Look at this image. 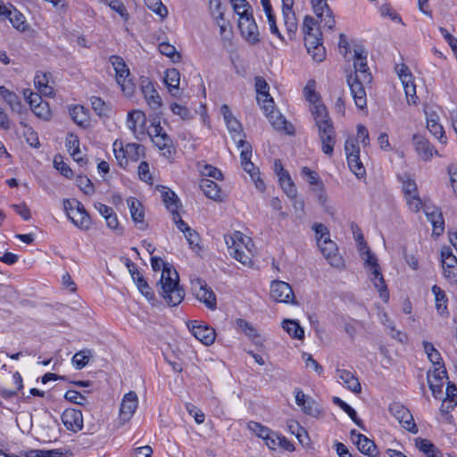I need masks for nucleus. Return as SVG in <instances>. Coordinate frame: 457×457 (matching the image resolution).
<instances>
[{
    "instance_id": "obj_1",
    "label": "nucleus",
    "mask_w": 457,
    "mask_h": 457,
    "mask_svg": "<svg viewBox=\"0 0 457 457\" xmlns=\"http://www.w3.org/2000/svg\"><path fill=\"white\" fill-rule=\"evenodd\" d=\"M162 265V271L157 287L165 302L170 306H177L185 297L184 289L179 284V274L168 262H163L160 257H151V266L154 271H159Z\"/></svg>"
},
{
    "instance_id": "obj_2",
    "label": "nucleus",
    "mask_w": 457,
    "mask_h": 457,
    "mask_svg": "<svg viewBox=\"0 0 457 457\" xmlns=\"http://www.w3.org/2000/svg\"><path fill=\"white\" fill-rule=\"evenodd\" d=\"M303 31L304 34V45L307 53L312 57L324 56L325 47L322 44L320 30L316 28V21L312 16H305L303 23Z\"/></svg>"
},
{
    "instance_id": "obj_3",
    "label": "nucleus",
    "mask_w": 457,
    "mask_h": 457,
    "mask_svg": "<svg viewBox=\"0 0 457 457\" xmlns=\"http://www.w3.org/2000/svg\"><path fill=\"white\" fill-rule=\"evenodd\" d=\"M402 183V190L404 194L407 204L413 212H418L422 207V202L419 195L415 179L409 173H403L397 176Z\"/></svg>"
},
{
    "instance_id": "obj_4",
    "label": "nucleus",
    "mask_w": 457,
    "mask_h": 457,
    "mask_svg": "<svg viewBox=\"0 0 457 457\" xmlns=\"http://www.w3.org/2000/svg\"><path fill=\"white\" fill-rule=\"evenodd\" d=\"M366 259L365 262L368 266L370 267L371 281L374 284V287L378 289L379 293V296L382 298L384 302H387L389 299V292L387 290L384 277L380 271V267L378 263L377 257L371 253L370 249L365 252Z\"/></svg>"
},
{
    "instance_id": "obj_5",
    "label": "nucleus",
    "mask_w": 457,
    "mask_h": 457,
    "mask_svg": "<svg viewBox=\"0 0 457 457\" xmlns=\"http://www.w3.org/2000/svg\"><path fill=\"white\" fill-rule=\"evenodd\" d=\"M115 71V79L120 86L121 90L127 96H131L134 92V83L130 78V71L128 65L124 62V59H115L112 62Z\"/></svg>"
},
{
    "instance_id": "obj_6",
    "label": "nucleus",
    "mask_w": 457,
    "mask_h": 457,
    "mask_svg": "<svg viewBox=\"0 0 457 457\" xmlns=\"http://www.w3.org/2000/svg\"><path fill=\"white\" fill-rule=\"evenodd\" d=\"M191 290L196 299L204 303L207 308L211 310L216 308V295L204 280L196 278L192 281Z\"/></svg>"
},
{
    "instance_id": "obj_7",
    "label": "nucleus",
    "mask_w": 457,
    "mask_h": 457,
    "mask_svg": "<svg viewBox=\"0 0 457 457\" xmlns=\"http://www.w3.org/2000/svg\"><path fill=\"white\" fill-rule=\"evenodd\" d=\"M242 238L243 234L239 231H236L232 236H224L225 243L228 245L229 255H231L242 264L248 265L251 263L252 260L250 256L246 254L242 249Z\"/></svg>"
},
{
    "instance_id": "obj_8",
    "label": "nucleus",
    "mask_w": 457,
    "mask_h": 457,
    "mask_svg": "<svg viewBox=\"0 0 457 457\" xmlns=\"http://www.w3.org/2000/svg\"><path fill=\"white\" fill-rule=\"evenodd\" d=\"M388 410L403 428L413 434L418 433V428L413 420L412 414L405 406L400 403L395 402L389 405Z\"/></svg>"
},
{
    "instance_id": "obj_9",
    "label": "nucleus",
    "mask_w": 457,
    "mask_h": 457,
    "mask_svg": "<svg viewBox=\"0 0 457 457\" xmlns=\"http://www.w3.org/2000/svg\"><path fill=\"white\" fill-rule=\"evenodd\" d=\"M238 29L247 43L254 45L260 42V32L253 14L238 18Z\"/></svg>"
},
{
    "instance_id": "obj_10",
    "label": "nucleus",
    "mask_w": 457,
    "mask_h": 457,
    "mask_svg": "<svg viewBox=\"0 0 457 457\" xmlns=\"http://www.w3.org/2000/svg\"><path fill=\"white\" fill-rule=\"evenodd\" d=\"M153 142L159 148L164 157L167 159H173L176 154V149L173 145L172 139L163 130L160 124L154 127Z\"/></svg>"
},
{
    "instance_id": "obj_11",
    "label": "nucleus",
    "mask_w": 457,
    "mask_h": 457,
    "mask_svg": "<svg viewBox=\"0 0 457 457\" xmlns=\"http://www.w3.org/2000/svg\"><path fill=\"white\" fill-rule=\"evenodd\" d=\"M441 258L445 278L451 283H457V258L450 246L442 247Z\"/></svg>"
},
{
    "instance_id": "obj_12",
    "label": "nucleus",
    "mask_w": 457,
    "mask_h": 457,
    "mask_svg": "<svg viewBox=\"0 0 457 457\" xmlns=\"http://www.w3.org/2000/svg\"><path fill=\"white\" fill-rule=\"evenodd\" d=\"M346 82L356 107L361 111L367 110V94L364 86L371 82H363L357 78H346Z\"/></svg>"
},
{
    "instance_id": "obj_13",
    "label": "nucleus",
    "mask_w": 457,
    "mask_h": 457,
    "mask_svg": "<svg viewBox=\"0 0 457 457\" xmlns=\"http://www.w3.org/2000/svg\"><path fill=\"white\" fill-rule=\"evenodd\" d=\"M270 297L279 303H293L295 295L291 286L284 281L274 280L270 285Z\"/></svg>"
},
{
    "instance_id": "obj_14",
    "label": "nucleus",
    "mask_w": 457,
    "mask_h": 457,
    "mask_svg": "<svg viewBox=\"0 0 457 457\" xmlns=\"http://www.w3.org/2000/svg\"><path fill=\"white\" fill-rule=\"evenodd\" d=\"M317 245L331 266L338 268L343 265V260L338 254V248L330 237L324 240L318 239Z\"/></svg>"
},
{
    "instance_id": "obj_15",
    "label": "nucleus",
    "mask_w": 457,
    "mask_h": 457,
    "mask_svg": "<svg viewBox=\"0 0 457 457\" xmlns=\"http://www.w3.org/2000/svg\"><path fill=\"white\" fill-rule=\"evenodd\" d=\"M311 2L313 12L320 19V23L323 24V27L333 29L336 25V21L327 4V0H311Z\"/></svg>"
},
{
    "instance_id": "obj_16",
    "label": "nucleus",
    "mask_w": 457,
    "mask_h": 457,
    "mask_svg": "<svg viewBox=\"0 0 457 457\" xmlns=\"http://www.w3.org/2000/svg\"><path fill=\"white\" fill-rule=\"evenodd\" d=\"M187 327L193 336L205 345L213 344L216 337L215 330L204 324H199L196 320L187 323Z\"/></svg>"
},
{
    "instance_id": "obj_17",
    "label": "nucleus",
    "mask_w": 457,
    "mask_h": 457,
    "mask_svg": "<svg viewBox=\"0 0 457 457\" xmlns=\"http://www.w3.org/2000/svg\"><path fill=\"white\" fill-rule=\"evenodd\" d=\"M220 112L224 118L227 128L231 135L232 139L237 142L238 138L245 139V135L243 133L242 125L237 119L233 115L228 104H222Z\"/></svg>"
},
{
    "instance_id": "obj_18",
    "label": "nucleus",
    "mask_w": 457,
    "mask_h": 457,
    "mask_svg": "<svg viewBox=\"0 0 457 457\" xmlns=\"http://www.w3.org/2000/svg\"><path fill=\"white\" fill-rule=\"evenodd\" d=\"M445 378H447L445 368L436 367L427 374L428 384L435 398H440L443 395Z\"/></svg>"
},
{
    "instance_id": "obj_19",
    "label": "nucleus",
    "mask_w": 457,
    "mask_h": 457,
    "mask_svg": "<svg viewBox=\"0 0 457 457\" xmlns=\"http://www.w3.org/2000/svg\"><path fill=\"white\" fill-rule=\"evenodd\" d=\"M140 87L147 104L154 110L162 106V99L152 81L146 77H141Z\"/></svg>"
},
{
    "instance_id": "obj_20",
    "label": "nucleus",
    "mask_w": 457,
    "mask_h": 457,
    "mask_svg": "<svg viewBox=\"0 0 457 457\" xmlns=\"http://www.w3.org/2000/svg\"><path fill=\"white\" fill-rule=\"evenodd\" d=\"M138 404L137 395L134 391L127 393L120 407V420L122 423L129 421L134 415Z\"/></svg>"
},
{
    "instance_id": "obj_21",
    "label": "nucleus",
    "mask_w": 457,
    "mask_h": 457,
    "mask_svg": "<svg viewBox=\"0 0 457 457\" xmlns=\"http://www.w3.org/2000/svg\"><path fill=\"white\" fill-rule=\"evenodd\" d=\"M351 438L356 445L358 450L370 457H377L378 452L375 443L366 436L356 432L355 429L351 430Z\"/></svg>"
},
{
    "instance_id": "obj_22",
    "label": "nucleus",
    "mask_w": 457,
    "mask_h": 457,
    "mask_svg": "<svg viewBox=\"0 0 457 457\" xmlns=\"http://www.w3.org/2000/svg\"><path fill=\"white\" fill-rule=\"evenodd\" d=\"M62 421L64 427L72 432L80 431L83 428V415L81 411L68 408L62 414Z\"/></svg>"
},
{
    "instance_id": "obj_23",
    "label": "nucleus",
    "mask_w": 457,
    "mask_h": 457,
    "mask_svg": "<svg viewBox=\"0 0 457 457\" xmlns=\"http://www.w3.org/2000/svg\"><path fill=\"white\" fill-rule=\"evenodd\" d=\"M127 204L132 220L137 228L140 230H145L148 228V224L145 220V210L141 202L135 197H129L127 199Z\"/></svg>"
},
{
    "instance_id": "obj_24",
    "label": "nucleus",
    "mask_w": 457,
    "mask_h": 457,
    "mask_svg": "<svg viewBox=\"0 0 457 457\" xmlns=\"http://www.w3.org/2000/svg\"><path fill=\"white\" fill-rule=\"evenodd\" d=\"M338 49L340 54L346 56L352 54V57H366L367 53L365 52L362 45L356 42H349L346 36L343 33L339 35Z\"/></svg>"
},
{
    "instance_id": "obj_25",
    "label": "nucleus",
    "mask_w": 457,
    "mask_h": 457,
    "mask_svg": "<svg viewBox=\"0 0 457 457\" xmlns=\"http://www.w3.org/2000/svg\"><path fill=\"white\" fill-rule=\"evenodd\" d=\"M312 104L311 112L314 118L318 130L334 126L333 121L328 115L327 107L320 102Z\"/></svg>"
},
{
    "instance_id": "obj_26",
    "label": "nucleus",
    "mask_w": 457,
    "mask_h": 457,
    "mask_svg": "<svg viewBox=\"0 0 457 457\" xmlns=\"http://www.w3.org/2000/svg\"><path fill=\"white\" fill-rule=\"evenodd\" d=\"M312 104L311 112L314 118L318 130L334 126L333 121L328 115L327 107L320 102Z\"/></svg>"
},
{
    "instance_id": "obj_27",
    "label": "nucleus",
    "mask_w": 457,
    "mask_h": 457,
    "mask_svg": "<svg viewBox=\"0 0 457 457\" xmlns=\"http://www.w3.org/2000/svg\"><path fill=\"white\" fill-rule=\"evenodd\" d=\"M4 20H8L12 27L19 31H25L29 26L25 16L12 4H8V8L0 21Z\"/></svg>"
},
{
    "instance_id": "obj_28",
    "label": "nucleus",
    "mask_w": 457,
    "mask_h": 457,
    "mask_svg": "<svg viewBox=\"0 0 457 457\" xmlns=\"http://www.w3.org/2000/svg\"><path fill=\"white\" fill-rule=\"evenodd\" d=\"M319 137L321 142L322 152L326 155L332 156L336 144V130L334 126L319 130Z\"/></svg>"
},
{
    "instance_id": "obj_29",
    "label": "nucleus",
    "mask_w": 457,
    "mask_h": 457,
    "mask_svg": "<svg viewBox=\"0 0 457 457\" xmlns=\"http://www.w3.org/2000/svg\"><path fill=\"white\" fill-rule=\"evenodd\" d=\"M412 140L418 155L423 161H429L433 154L437 153L424 137L413 135Z\"/></svg>"
},
{
    "instance_id": "obj_30",
    "label": "nucleus",
    "mask_w": 457,
    "mask_h": 457,
    "mask_svg": "<svg viewBox=\"0 0 457 457\" xmlns=\"http://www.w3.org/2000/svg\"><path fill=\"white\" fill-rule=\"evenodd\" d=\"M427 119V128L430 133L436 137L440 143H446V137L443 126L439 123V116L434 112H425Z\"/></svg>"
},
{
    "instance_id": "obj_31",
    "label": "nucleus",
    "mask_w": 457,
    "mask_h": 457,
    "mask_svg": "<svg viewBox=\"0 0 457 457\" xmlns=\"http://www.w3.org/2000/svg\"><path fill=\"white\" fill-rule=\"evenodd\" d=\"M129 270L133 280L136 282L138 290L148 299L153 298L154 293L145 279L144 276L137 270L134 263H128Z\"/></svg>"
},
{
    "instance_id": "obj_32",
    "label": "nucleus",
    "mask_w": 457,
    "mask_h": 457,
    "mask_svg": "<svg viewBox=\"0 0 457 457\" xmlns=\"http://www.w3.org/2000/svg\"><path fill=\"white\" fill-rule=\"evenodd\" d=\"M164 83L170 95H172L175 97L179 96L180 74L177 69L171 68L166 70Z\"/></svg>"
},
{
    "instance_id": "obj_33",
    "label": "nucleus",
    "mask_w": 457,
    "mask_h": 457,
    "mask_svg": "<svg viewBox=\"0 0 457 457\" xmlns=\"http://www.w3.org/2000/svg\"><path fill=\"white\" fill-rule=\"evenodd\" d=\"M266 117L270 122L271 126L277 130H284L287 134L293 133V126L288 123L285 117L276 109L270 110V112H267Z\"/></svg>"
},
{
    "instance_id": "obj_34",
    "label": "nucleus",
    "mask_w": 457,
    "mask_h": 457,
    "mask_svg": "<svg viewBox=\"0 0 457 457\" xmlns=\"http://www.w3.org/2000/svg\"><path fill=\"white\" fill-rule=\"evenodd\" d=\"M425 214L433 226V233L436 236L442 235L445 230V220L441 211L437 208H427Z\"/></svg>"
},
{
    "instance_id": "obj_35",
    "label": "nucleus",
    "mask_w": 457,
    "mask_h": 457,
    "mask_svg": "<svg viewBox=\"0 0 457 457\" xmlns=\"http://www.w3.org/2000/svg\"><path fill=\"white\" fill-rule=\"evenodd\" d=\"M353 68V73H350L347 78H357L358 80L363 82L372 81V76L365 59H354Z\"/></svg>"
},
{
    "instance_id": "obj_36",
    "label": "nucleus",
    "mask_w": 457,
    "mask_h": 457,
    "mask_svg": "<svg viewBox=\"0 0 457 457\" xmlns=\"http://www.w3.org/2000/svg\"><path fill=\"white\" fill-rule=\"evenodd\" d=\"M337 374L345 386L353 393H360L361 390L358 378L349 370L337 369Z\"/></svg>"
},
{
    "instance_id": "obj_37",
    "label": "nucleus",
    "mask_w": 457,
    "mask_h": 457,
    "mask_svg": "<svg viewBox=\"0 0 457 457\" xmlns=\"http://www.w3.org/2000/svg\"><path fill=\"white\" fill-rule=\"evenodd\" d=\"M199 186L206 197L214 201H221V189L216 182L209 179H203Z\"/></svg>"
},
{
    "instance_id": "obj_38",
    "label": "nucleus",
    "mask_w": 457,
    "mask_h": 457,
    "mask_svg": "<svg viewBox=\"0 0 457 457\" xmlns=\"http://www.w3.org/2000/svg\"><path fill=\"white\" fill-rule=\"evenodd\" d=\"M72 120L79 126L86 128L89 125L87 110L82 105H74L69 109Z\"/></svg>"
},
{
    "instance_id": "obj_39",
    "label": "nucleus",
    "mask_w": 457,
    "mask_h": 457,
    "mask_svg": "<svg viewBox=\"0 0 457 457\" xmlns=\"http://www.w3.org/2000/svg\"><path fill=\"white\" fill-rule=\"evenodd\" d=\"M145 115L139 110H133L128 113L127 125L129 130L136 136L138 129L137 126L144 127L145 124Z\"/></svg>"
},
{
    "instance_id": "obj_40",
    "label": "nucleus",
    "mask_w": 457,
    "mask_h": 457,
    "mask_svg": "<svg viewBox=\"0 0 457 457\" xmlns=\"http://www.w3.org/2000/svg\"><path fill=\"white\" fill-rule=\"evenodd\" d=\"M282 13L285 27L289 35H293L297 30V20L293 11V5H282Z\"/></svg>"
},
{
    "instance_id": "obj_41",
    "label": "nucleus",
    "mask_w": 457,
    "mask_h": 457,
    "mask_svg": "<svg viewBox=\"0 0 457 457\" xmlns=\"http://www.w3.org/2000/svg\"><path fill=\"white\" fill-rule=\"evenodd\" d=\"M432 293L435 295L436 309L439 315L448 314L447 303L448 299L445 291L438 287L434 285L431 288Z\"/></svg>"
},
{
    "instance_id": "obj_42",
    "label": "nucleus",
    "mask_w": 457,
    "mask_h": 457,
    "mask_svg": "<svg viewBox=\"0 0 457 457\" xmlns=\"http://www.w3.org/2000/svg\"><path fill=\"white\" fill-rule=\"evenodd\" d=\"M0 96L10 106V108L16 112H21L22 109L21 103L19 96L12 91L6 88L4 86L0 87Z\"/></svg>"
},
{
    "instance_id": "obj_43",
    "label": "nucleus",
    "mask_w": 457,
    "mask_h": 457,
    "mask_svg": "<svg viewBox=\"0 0 457 457\" xmlns=\"http://www.w3.org/2000/svg\"><path fill=\"white\" fill-rule=\"evenodd\" d=\"M68 218L71 222L82 229H87L91 224V219L87 212L71 211L66 212Z\"/></svg>"
},
{
    "instance_id": "obj_44",
    "label": "nucleus",
    "mask_w": 457,
    "mask_h": 457,
    "mask_svg": "<svg viewBox=\"0 0 457 457\" xmlns=\"http://www.w3.org/2000/svg\"><path fill=\"white\" fill-rule=\"evenodd\" d=\"M50 73H37L34 79L36 87L40 94L50 96L54 95V89L48 85Z\"/></svg>"
},
{
    "instance_id": "obj_45",
    "label": "nucleus",
    "mask_w": 457,
    "mask_h": 457,
    "mask_svg": "<svg viewBox=\"0 0 457 457\" xmlns=\"http://www.w3.org/2000/svg\"><path fill=\"white\" fill-rule=\"evenodd\" d=\"M416 447L425 453L427 457H442L440 451L429 440L424 438L415 439Z\"/></svg>"
},
{
    "instance_id": "obj_46",
    "label": "nucleus",
    "mask_w": 457,
    "mask_h": 457,
    "mask_svg": "<svg viewBox=\"0 0 457 457\" xmlns=\"http://www.w3.org/2000/svg\"><path fill=\"white\" fill-rule=\"evenodd\" d=\"M91 107L99 117H110L112 113L111 106L108 103L104 102L98 96L90 97Z\"/></svg>"
},
{
    "instance_id": "obj_47",
    "label": "nucleus",
    "mask_w": 457,
    "mask_h": 457,
    "mask_svg": "<svg viewBox=\"0 0 457 457\" xmlns=\"http://www.w3.org/2000/svg\"><path fill=\"white\" fill-rule=\"evenodd\" d=\"M163 188L164 190L162 191V197L166 208L171 213L178 212L179 208V199L178 195L172 190L166 187Z\"/></svg>"
},
{
    "instance_id": "obj_48",
    "label": "nucleus",
    "mask_w": 457,
    "mask_h": 457,
    "mask_svg": "<svg viewBox=\"0 0 457 457\" xmlns=\"http://www.w3.org/2000/svg\"><path fill=\"white\" fill-rule=\"evenodd\" d=\"M215 23L220 28V35L223 41L230 42L232 37V29L228 21L225 20L224 13L219 12L214 18Z\"/></svg>"
},
{
    "instance_id": "obj_49",
    "label": "nucleus",
    "mask_w": 457,
    "mask_h": 457,
    "mask_svg": "<svg viewBox=\"0 0 457 457\" xmlns=\"http://www.w3.org/2000/svg\"><path fill=\"white\" fill-rule=\"evenodd\" d=\"M125 153L128 162H137L145 156V146L137 143H129L125 145Z\"/></svg>"
},
{
    "instance_id": "obj_50",
    "label": "nucleus",
    "mask_w": 457,
    "mask_h": 457,
    "mask_svg": "<svg viewBox=\"0 0 457 457\" xmlns=\"http://www.w3.org/2000/svg\"><path fill=\"white\" fill-rule=\"evenodd\" d=\"M282 328L288 333L290 337L296 339H303L304 337L303 328L295 320H284Z\"/></svg>"
},
{
    "instance_id": "obj_51",
    "label": "nucleus",
    "mask_w": 457,
    "mask_h": 457,
    "mask_svg": "<svg viewBox=\"0 0 457 457\" xmlns=\"http://www.w3.org/2000/svg\"><path fill=\"white\" fill-rule=\"evenodd\" d=\"M333 403L339 406L345 412L348 414V416L351 418V420L360 428H362V421L358 418L356 411L353 408H352L349 404H347L345 402L341 400L337 396L333 397Z\"/></svg>"
},
{
    "instance_id": "obj_52",
    "label": "nucleus",
    "mask_w": 457,
    "mask_h": 457,
    "mask_svg": "<svg viewBox=\"0 0 457 457\" xmlns=\"http://www.w3.org/2000/svg\"><path fill=\"white\" fill-rule=\"evenodd\" d=\"M92 357V353L88 349L81 350L76 353L72 357L73 366L77 370H81L84 368L89 361V359Z\"/></svg>"
},
{
    "instance_id": "obj_53",
    "label": "nucleus",
    "mask_w": 457,
    "mask_h": 457,
    "mask_svg": "<svg viewBox=\"0 0 457 457\" xmlns=\"http://www.w3.org/2000/svg\"><path fill=\"white\" fill-rule=\"evenodd\" d=\"M346 159L349 169L356 175L357 178H362L365 176L366 170L360 160V154H352V157H347Z\"/></svg>"
},
{
    "instance_id": "obj_54",
    "label": "nucleus",
    "mask_w": 457,
    "mask_h": 457,
    "mask_svg": "<svg viewBox=\"0 0 457 457\" xmlns=\"http://www.w3.org/2000/svg\"><path fill=\"white\" fill-rule=\"evenodd\" d=\"M278 181H279V184H280L283 191L285 192V194L287 195L288 198H290V199L296 198L297 190H296V187H295L290 175L284 177V178H280L278 179Z\"/></svg>"
},
{
    "instance_id": "obj_55",
    "label": "nucleus",
    "mask_w": 457,
    "mask_h": 457,
    "mask_svg": "<svg viewBox=\"0 0 457 457\" xmlns=\"http://www.w3.org/2000/svg\"><path fill=\"white\" fill-rule=\"evenodd\" d=\"M229 2L234 12L238 15V18L253 14L251 6L246 0H229Z\"/></svg>"
},
{
    "instance_id": "obj_56",
    "label": "nucleus",
    "mask_w": 457,
    "mask_h": 457,
    "mask_svg": "<svg viewBox=\"0 0 457 457\" xmlns=\"http://www.w3.org/2000/svg\"><path fill=\"white\" fill-rule=\"evenodd\" d=\"M316 82L313 79H310L303 88V95L305 99L311 103L315 104L320 102V96L316 92Z\"/></svg>"
},
{
    "instance_id": "obj_57",
    "label": "nucleus",
    "mask_w": 457,
    "mask_h": 457,
    "mask_svg": "<svg viewBox=\"0 0 457 457\" xmlns=\"http://www.w3.org/2000/svg\"><path fill=\"white\" fill-rule=\"evenodd\" d=\"M402 84L404 88L408 104H416L418 103L419 97L416 95V86L414 84L413 79H410V81H404Z\"/></svg>"
},
{
    "instance_id": "obj_58",
    "label": "nucleus",
    "mask_w": 457,
    "mask_h": 457,
    "mask_svg": "<svg viewBox=\"0 0 457 457\" xmlns=\"http://www.w3.org/2000/svg\"><path fill=\"white\" fill-rule=\"evenodd\" d=\"M66 147L71 155H79V140L77 135L69 133L66 137Z\"/></svg>"
},
{
    "instance_id": "obj_59",
    "label": "nucleus",
    "mask_w": 457,
    "mask_h": 457,
    "mask_svg": "<svg viewBox=\"0 0 457 457\" xmlns=\"http://www.w3.org/2000/svg\"><path fill=\"white\" fill-rule=\"evenodd\" d=\"M114 156L120 167L125 168L128 165L127 155L125 153V146L121 142L117 140L113 143Z\"/></svg>"
},
{
    "instance_id": "obj_60",
    "label": "nucleus",
    "mask_w": 457,
    "mask_h": 457,
    "mask_svg": "<svg viewBox=\"0 0 457 457\" xmlns=\"http://www.w3.org/2000/svg\"><path fill=\"white\" fill-rule=\"evenodd\" d=\"M77 186L82 190L86 195H92L95 193V187L92 181L84 175H78L76 178Z\"/></svg>"
},
{
    "instance_id": "obj_61",
    "label": "nucleus",
    "mask_w": 457,
    "mask_h": 457,
    "mask_svg": "<svg viewBox=\"0 0 457 457\" xmlns=\"http://www.w3.org/2000/svg\"><path fill=\"white\" fill-rule=\"evenodd\" d=\"M54 166L58 170L62 176L71 179L73 176V171L70 166L62 161L61 155H56L54 159Z\"/></svg>"
},
{
    "instance_id": "obj_62",
    "label": "nucleus",
    "mask_w": 457,
    "mask_h": 457,
    "mask_svg": "<svg viewBox=\"0 0 457 457\" xmlns=\"http://www.w3.org/2000/svg\"><path fill=\"white\" fill-rule=\"evenodd\" d=\"M238 148H241V153H240V159H241V163L243 162H249L251 161V156H252V145L246 142L245 139L243 138H238L237 142H236Z\"/></svg>"
},
{
    "instance_id": "obj_63",
    "label": "nucleus",
    "mask_w": 457,
    "mask_h": 457,
    "mask_svg": "<svg viewBox=\"0 0 457 457\" xmlns=\"http://www.w3.org/2000/svg\"><path fill=\"white\" fill-rule=\"evenodd\" d=\"M146 6L154 13L161 17H166L168 14L167 8L162 4L161 0H144Z\"/></svg>"
},
{
    "instance_id": "obj_64",
    "label": "nucleus",
    "mask_w": 457,
    "mask_h": 457,
    "mask_svg": "<svg viewBox=\"0 0 457 457\" xmlns=\"http://www.w3.org/2000/svg\"><path fill=\"white\" fill-rule=\"evenodd\" d=\"M31 111L37 117L42 120H48L51 118L50 107L48 103L46 101L40 104H37V106L35 105Z\"/></svg>"
}]
</instances>
